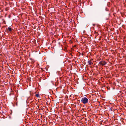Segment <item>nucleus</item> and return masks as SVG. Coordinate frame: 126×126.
Instances as JSON below:
<instances>
[{"label": "nucleus", "instance_id": "423d86ee", "mask_svg": "<svg viewBox=\"0 0 126 126\" xmlns=\"http://www.w3.org/2000/svg\"><path fill=\"white\" fill-rule=\"evenodd\" d=\"M93 59H91L90 60V61H91V62H93Z\"/></svg>", "mask_w": 126, "mask_h": 126}, {"label": "nucleus", "instance_id": "20e7f679", "mask_svg": "<svg viewBox=\"0 0 126 126\" xmlns=\"http://www.w3.org/2000/svg\"><path fill=\"white\" fill-rule=\"evenodd\" d=\"M8 31L10 32L11 31L13 30V29H12L11 28V27H9L8 29Z\"/></svg>", "mask_w": 126, "mask_h": 126}, {"label": "nucleus", "instance_id": "39448f33", "mask_svg": "<svg viewBox=\"0 0 126 126\" xmlns=\"http://www.w3.org/2000/svg\"><path fill=\"white\" fill-rule=\"evenodd\" d=\"M37 97H39V94H37L35 95Z\"/></svg>", "mask_w": 126, "mask_h": 126}, {"label": "nucleus", "instance_id": "7ed1b4c3", "mask_svg": "<svg viewBox=\"0 0 126 126\" xmlns=\"http://www.w3.org/2000/svg\"><path fill=\"white\" fill-rule=\"evenodd\" d=\"M88 65H91L93 64V62L91 61H89L88 62Z\"/></svg>", "mask_w": 126, "mask_h": 126}, {"label": "nucleus", "instance_id": "f03ea898", "mask_svg": "<svg viewBox=\"0 0 126 126\" xmlns=\"http://www.w3.org/2000/svg\"><path fill=\"white\" fill-rule=\"evenodd\" d=\"M107 64V63L105 61H101L99 62V64L102 65H104Z\"/></svg>", "mask_w": 126, "mask_h": 126}, {"label": "nucleus", "instance_id": "0eeeda50", "mask_svg": "<svg viewBox=\"0 0 126 126\" xmlns=\"http://www.w3.org/2000/svg\"><path fill=\"white\" fill-rule=\"evenodd\" d=\"M82 54L83 55V53H82Z\"/></svg>", "mask_w": 126, "mask_h": 126}, {"label": "nucleus", "instance_id": "f257e3e1", "mask_svg": "<svg viewBox=\"0 0 126 126\" xmlns=\"http://www.w3.org/2000/svg\"><path fill=\"white\" fill-rule=\"evenodd\" d=\"M88 101V99L85 97L82 98L81 100V102L84 104H85L87 103Z\"/></svg>", "mask_w": 126, "mask_h": 126}]
</instances>
